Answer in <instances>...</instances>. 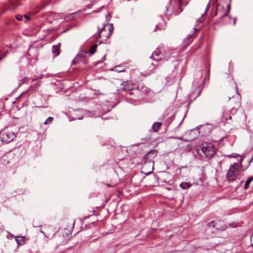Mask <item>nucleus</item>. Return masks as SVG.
Returning a JSON list of instances; mask_svg holds the SVG:
<instances>
[{
	"label": "nucleus",
	"mask_w": 253,
	"mask_h": 253,
	"mask_svg": "<svg viewBox=\"0 0 253 253\" xmlns=\"http://www.w3.org/2000/svg\"><path fill=\"white\" fill-rule=\"evenodd\" d=\"M123 89L125 91H128L130 95L135 94L136 88L134 85L130 82H124L122 84Z\"/></svg>",
	"instance_id": "6"
},
{
	"label": "nucleus",
	"mask_w": 253,
	"mask_h": 253,
	"mask_svg": "<svg viewBox=\"0 0 253 253\" xmlns=\"http://www.w3.org/2000/svg\"><path fill=\"white\" fill-rule=\"evenodd\" d=\"M165 2H166V10L168 11V7L171 2L172 0H164Z\"/></svg>",
	"instance_id": "22"
},
{
	"label": "nucleus",
	"mask_w": 253,
	"mask_h": 253,
	"mask_svg": "<svg viewBox=\"0 0 253 253\" xmlns=\"http://www.w3.org/2000/svg\"><path fill=\"white\" fill-rule=\"evenodd\" d=\"M24 16L26 17V18L29 19V17L27 15H25Z\"/></svg>",
	"instance_id": "32"
},
{
	"label": "nucleus",
	"mask_w": 253,
	"mask_h": 253,
	"mask_svg": "<svg viewBox=\"0 0 253 253\" xmlns=\"http://www.w3.org/2000/svg\"><path fill=\"white\" fill-rule=\"evenodd\" d=\"M15 137L14 133L12 131H7L4 132L1 136L2 142L8 143L12 141Z\"/></svg>",
	"instance_id": "7"
},
{
	"label": "nucleus",
	"mask_w": 253,
	"mask_h": 253,
	"mask_svg": "<svg viewBox=\"0 0 253 253\" xmlns=\"http://www.w3.org/2000/svg\"><path fill=\"white\" fill-rule=\"evenodd\" d=\"M15 241L18 245H21L24 243V236H16L15 237Z\"/></svg>",
	"instance_id": "12"
},
{
	"label": "nucleus",
	"mask_w": 253,
	"mask_h": 253,
	"mask_svg": "<svg viewBox=\"0 0 253 253\" xmlns=\"http://www.w3.org/2000/svg\"><path fill=\"white\" fill-rule=\"evenodd\" d=\"M97 45L93 44L89 50V53L91 54H94L96 50Z\"/></svg>",
	"instance_id": "19"
},
{
	"label": "nucleus",
	"mask_w": 253,
	"mask_h": 253,
	"mask_svg": "<svg viewBox=\"0 0 253 253\" xmlns=\"http://www.w3.org/2000/svg\"><path fill=\"white\" fill-rule=\"evenodd\" d=\"M3 226L0 222V231H3Z\"/></svg>",
	"instance_id": "30"
},
{
	"label": "nucleus",
	"mask_w": 253,
	"mask_h": 253,
	"mask_svg": "<svg viewBox=\"0 0 253 253\" xmlns=\"http://www.w3.org/2000/svg\"><path fill=\"white\" fill-rule=\"evenodd\" d=\"M162 55L161 54V51L159 49H157L155 51H154L152 55L150 56V58L152 59L153 60L158 61L162 59Z\"/></svg>",
	"instance_id": "9"
},
{
	"label": "nucleus",
	"mask_w": 253,
	"mask_h": 253,
	"mask_svg": "<svg viewBox=\"0 0 253 253\" xmlns=\"http://www.w3.org/2000/svg\"><path fill=\"white\" fill-rule=\"evenodd\" d=\"M228 157L230 158V157H236V156H234V154H232V155H228Z\"/></svg>",
	"instance_id": "31"
},
{
	"label": "nucleus",
	"mask_w": 253,
	"mask_h": 253,
	"mask_svg": "<svg viewBox=\"0 0 253 253\" xmlns=\"http://www.w3.org/2000/svg\"><path fill=\"white\" fill-rule=\"evenodd\" d=\"M253 160V156L252 157V159H251V161H252V160Z\"/></svg>",
	"instance_id": "34"
},
{
	"label": "nucleus",
	"mask_w": 253,
	"mask_h": 253,
	"mask_svg": "<svg viewBox=\"0 0 253 253\" xmlns=\"http://www.w3.org/2000/svg\"><path fill=\"white\" fill-rule=\"evenodd\" d=\"M156 151H150L143 157L144 162L142 164L141 171L145 175H148L153 172L154 169V162L148 160V158H154L156 155Z\"/></svg>",
	"instance_id": "1"
},
{
	"label": "nucleus",
	"mask_w": 253,
	"mask_h": 253,
	"mask_svg": "<svg viewBox=\"0 0 253 253\" xmlns=\"http://www.w3.org/2000/svg\"><path fill=\"white\" fill-rule=\"evenodd\" d=\"M16 19L18 21H21L22 19V16L20 14L16 15L15 16Z\"/></svg>",
	"instance_id": "26"
},
{
	"label": "nucleus",
	"mask_w": 253,
	"mask_h": 253,
	"mask_svg": "<svg viewBox=\"0 0 253 253\" xmlns=\"http://www.w3.org/2000/svg\"><path fill=\"white\" fill-rule=\"evenodd\" d=\"M61 44L59 43L57 45H54L52 47V52L55 57L57 56L60 54V47Z\"/></svg>",
	"instance_id": "10"
},
{
	"label": "nucleus",
	"mask_w": 253,
	"mask_h": 253,
	"mask_svg": "<svg viewBox=\"0 0 253 253\" xmlns=\"http://www.w3.org/2000/svg\"><path fill=\"white\" fill-rule=\"evenodd\" d=\"M231 112L229 111V113L224 112L223 113L222 119L223 120L227 121L228 120L231 119Z\"/></svg>",
	"instance_id": "13"
},
{
	"label": "nucleus",
	"mask_w": 253,
	"mask_h": 253,
	"mask_svg": "<svg viewBox=\"0 0 253 253\" xmlns=\"http://www.w3.org/2000/svg\"><path fill=\"white\" fill-rule=\"evenodd\" d=\"M149 91V89L146 86L139 84L138 85L135 90V94L138 95L140 97H141V93L142 94H147Z\"/></svg>",
	"instance_id": "8"
},
{
	"label": "nucleus",
	"mask_w": 253,
	"mask_h": 253,
	"mask_svg": "<svg viewBox=\"0 0 253 253\" xmlns=\"http://www.w3.org/2000/svg\"><path fill=\"white\" fill-rule=\"evenodd\" d=\"M253 180V176H251L248 178V179L246 182L245 185H244V189H247L250 186V183Z\"/></svg>",
	"instance_id": "16"
},
{
	"label": "nucleus",
	"mask_w": 253,
	"mask_h": 253,
	"mask_svg": "<svg viewBox=\"0 0 253 253\" xmlns=\"http://www.w3.org/2000/svg\"><path fill=\"white\" fill-rule=\"evenodd\" d=\"M162 124L160 122H155L154 123L152 126V129L154 132H157L159 130V129L162 126Z\"/></svg>",
	"instance_id": "11"
},
{
	"label": "nucleus",
	"mask_w": 253,
	"mask_h": 253,
	"mask_svg": "<svg viewBox=\"0 0 253 253\" xmlns=\"http://www.w3.org/2000/svg\"><path fill=\"white\" fill-rule=\"evenodd\" d=\"M1 161L2 164L4 165H7L9 163L8 158L6 156H4L1 158Z\"/></svg>",
	"instance_id": "17"
},
{
	"label": "nucleus",
	"mask_w": 253,
	"mask_h": 253,
	"mask_svg": "<svg viewBox=\"0 0 253 253\" xmlns=\"http://www.w3.org/2000/svg\"><path fill=\"white\" fill-rule=\"evenodd\" d=\"M113 30H114V27H113V24H110L109 32L108 33L107 35L106 36V37L107 38H109L110 37Z\"/></svg>",
	"instance_id": "21"
},
{
	"label": "nucleus",
	"mask_w": 253,
	"mask_h": 253,
	"mask_svg": "<svg viewBox=\"0 0 253 253\" xmlns=\"http://www.w3.org/2000/svg\"><path fill=\"white\" fill-rule=\"evenodd\" d=\"M197 151H198V153H199L200 150L198 149V150H197Z\"/></svg>",
	"instance_id": "35"
},
{
	"label": "nucleus",
	"mask_w": 253,
	"mask_h": 253,
	"mask_svg": "<svg viewBox=\"0 0 253 253\" xmlns=\"http://www.w3.org/2000/svg\"><path fill=\"white\" fill-rule=\"evenodd\" d=\"M105 30V24H104L102 28L101 29H99V27H98V31L97 33L94 35L95 38L98 39L99 38L101 37V34L103 32V31Z\"/></svg>",
	"instance_id": "14"
},
{
	"label": "nucleus",
	"mask_w": 253,
	"mask_h": 253,
	"mask_svg": "<svg viewBox=\"0 0 253 253\" xmlns=\"http://www.w3.org/2000/svg\"><path fill=\"white\" fill-rule=\"evenodd\" d=\"M239 170L238 165L237 163H234L231 165L227 173V178L230 181H233L238 175Z\"/></svg>",
	"instance_id": "4"
},
{
	"label": "nucleus",
	"mask_w": 253,
	"mask_h": 253,
	"mask_svg": "<svg viewBox=\"0 0 253 253\" xmlns=\"http://www.w3.org/2000/svg\"><path fill=\"white\" fill-rule=\"evenodd\" d=\"M226 225L224 222L221 220H215L211 221L207 224V231L211 232L214 234L225 230Z\"/></svg>",
	"instance_id": "2"
},
{
	"label": "nucleus",
	"mask_w": 253,
	"mask_h": 253,
	"mask_svg": "<svg viewBox=\"0 0 253 253\" xmlns=\"http://www.w3.org/2000/svg\"><path fill=\"white\" fill-rule=\"evenodd\" d=\"M230 101L228 103L229 108H230V112L232 114H235L237 109L241 105L240 100L237 98L232 97L231 99L229 98Z\"/></svg>",
	"instance_id": "5"
},
{
	"label": "nucleus",
	"mask_w": 253,
	"mask_h": 253,
	"mask_svg": "<svg viewBox=\"0 0 253 253\" xmlns=\"http://www.w3.org/2000/svg\"><path fill=\"white\" fill-rule=\"evenodd\" d=\"M40 83L39 82H37V83L35 84V86L37 88L39 87L40 86Z\"/></svg>",
	"instance_id": "29"
},
{
	"label": "nucleus",
	"mask_w": 253,
	"mask_h": 253,
	"mask_svg": "<svg viewBox=\"0 0 253 253\" xmlns=\"http://www.w3.org/2000/svg\"><path fill=\"white\" fill-rule=\"evenodd\" d=\"M53 118L51 117H49L46 120V121L44 122V125H46L47 124H48V122H51L53 121Z\"/></svg>",
	"instance_id": "24"
},
{
	"label": "nucleus",
	"mask_w": 253,
	"mask_h": 253,
	"mask_svg": "<svg viewBox=\"0 0 253 253\" xmlns=\"http://www.w3.org/2000/svg\"><path fill=\"white\" fill-rule=\"evenodd\" d=\"M26 79H27V78H24L22 80H19V85H21L23 84V82L25 80H26Z\"/></svg>",
	"instance_id": "27"
},
{
	"label": "nucleus",
	"mask_w": 253,
	"mask_h": 253,
	"mask_svg": "<svg viewBox=\"0 0 253 253\" xmlns=\"http://www.w3.org/2000/svg\"><path fill=\"white\" fill-rule=\"evenodd\" d=\"M201 90L199 91V92L198 95H199V94L201 93Z\"/></svg>",
	"instance_id": "33"
},
{
	"label": "nucleus",
	"mask_w": 253,
	"mask_h": 253,
	"mask_svg": "<svg viewBox=\"0 0 253 253\" xmlns=\"http://www.w3.org/2000/svg\"><path fill=\"white\" fill-rule=\"evenodd\" d=\"M191 184L189 182H182L180 184V187L183 189H187L190 187Z\"/></svg>",
	"instance_id": "15"
},
{
	"label": "nucleus",
	"mask_w": 253,
	"mask_h": 253,
	"mask_svg": "<svg viewBox=\"0 0 253 253\" xmlns=\"http://www.w3.org/2000/svg\"><path fill=\"white\" fill-rule=\"evenodd\" d=\"M201 151L207 159H211L215 153V148L211 143H203L201 146Z\"/></svg>",
	"instance_id": "3"
},
{
	"label": "nucleus",
	"mask_w": 253,
	"mask_h": 253,
	"mask_svg": "<svg viewBox=\"0 0 253 253\" xmlns=\"http://www.w3.org/2000/svg\"><path fill=\"white\" fill-rule=\"evenodd\" d=\"M210 4L209 3L208 4V5H207L205 12L202 15L201 18H202L203 17V16L204 15V14L208 11L209 9L210 8Z\"/></svg>",
	"instance_id": "25"
},
{
	"label": "nucleus",
	"mask_w": 253,
	"mask_h": 253,
	"mask_svg": "<svg viewBox=\"0 0 253 253\" xmlns=\"http://www.w3.org/2000/svg\"><path fill=\"white\" fill-rule=\"evenodd\" d=\"M227 7H228V9H227V10H226V12L224 14H222V15H221L220 17H221V18H222L224 16H226V15H227L228 13L229 12V10H230V4H228V5H227Z\"/></svg>",
	"instance_id": "23"
},
{
	"label": "nucleus",
	"mask_w": 253,
	"mask_h": 253,
	"mask_svg": "<svg viewBox=\"0 0 253 253\" xmlns=\"http://www.w3.org/2000/svg\"><path fill=\"white\" fill-rule=\"evenodd\" d=\"M165 25H163L162 24H157L155 26V29L154 30V32H156L157 31V30H164L165 29V27H164Z\"/></svg>",
	"instance_id": "18"
},
{
	"label": "nucleus",
	"mask_w": 253,
	"mask_h": 253,
	"mask_svg": "<svg viewBox=\"0 0 253 253\" xmlns=\"http://www.w3.org/2000/svg\"><path fill=\"white\" fill-rule=\"evenodd\" d=\"M80 56H84V55L83 54H81V55L78 54L76 57L74 59V60L72 61V64H76V63L79 62L78 61V57Z\"/></svg>",
	"instance_id": "20"
},
{
	"label": "nucleus",
	"mask_w": 253,
	"mask_h": 253,
	"mask_svg": "<svg viewBox=\"0 0 253 253\" xmlns=\"http://www.w3.org/2000/svg\"><path fill=\"white\" fill-rule=\"evenodd\" d=\"M179 11L177 12H175V15H177L180 12H182V10L181 9V7H180V4L179 5Z\"/></svg>",
	"instance_id": "28"
}]
</instances>
